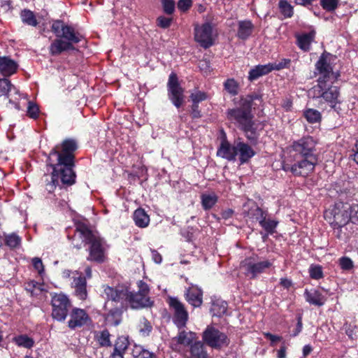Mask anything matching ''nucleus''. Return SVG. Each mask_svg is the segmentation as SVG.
Instances as JSON below:
<instances>
[{"instance_id": "e2e57ef3", "label": "nucleus", "mask_w": 358, "mask_h": 358, "mask_svg": "<svg viewBox=\"0 0 358 358\" xmlns=\"http://www.w3.org/2000/svg\"><path fill=\"white\" fill-rule=\"evenodd\" d=\"M297 323L296 325V328L293 331L292 336L295 337L298 336L302 331L303 329V322H302V315L299 314L296 316Z\"/></svg>"}, {"instance_id": "a878e982", "label": "nucleus", "mask_w": 358, "mask_h": 358, "mask_svg": "<svg viewBox=\"0 0 358 358\" xmlns=\"http://www.w3.org/2000/svg\"><path fill=\"white\" fill-rule=\"evenodd\" d=\"M295 162L294 164H291L286 161H283L282 162V169L285 172H291L294 176L298 177H306L311 173L306 168L301 166L299 161Z\"/></svg>"}, {"instance_id": "603ef678", "label": "nucleus", "mask_w": 358, "mask_h": 358, "mask_svg": "<svg viewBox=\"0 0 358 358\" xmlns=\"http://www.w3.org/2000/svg\"><path fill=\"white\" fill-rule=\"evenodd\" d=\"M13 85L8 78H0V96H8Z\"/></svg>"}, {"instance_id": "2eb2a0df", "label": "nucleus", "mask_w": 358, "mask_h": 358, "mask_svg": "<svg viewBox=\"0 0 358 358\" xmlns=\"http://www.w3.org/2000/svg\"><path fill=\"white\" fill-rule=\"evenodd\" d=\"M70 319L68 327L72 330L81 328L92 322V319L85 310L74 307L69 313Z\"/></svg>"}, {"instance_id": "bb28decb", "label": "nucleus", "mask_w": 358, "mask_h": 358, "mask_svg": "<svg viewBox=\"0 0 358 358\" xmlns=\"http://www.w3.org/2000/svg\"><path fill=\"white\" fill-rule=\"evenodd\" d=\"M254 29L255 27L251 20H240L238 22L236 36L238 38L245 41L252 35Z\"/></svg>"}, {"instance_id": "ea45409f", "label": "nucleus", "mask_w": 358, "mask_h": 358, "mask_svg": "<svg viewBox=\"0 0 358 358\" xmlns=\"http://www.w3.org/2000/svg\"><path fill=\"white\" fill-rule=\"evenodd\" d=\"M20 18L22 22L27 25L36 27L38 24L35 14L29 9H24L21 11Z\"/></svg>"}, {"instance_id": "1a4fd4ad", "label": "nucleus", "mask_w": 358, "mask_h": 358, "mask_svg": "<svg viewBox=\"0 0 358 358\" xmlns=\"http://www.w3.org/2000/svg\"><path fill=\"white\" fill-rule=\"evenodd\" d=\"M167 96L171 103L179 109L185 103V89L180 83L176 73L171 72L166 83Z\"/></svg>"}, {"instance_id": "c03bdc74", "label": "nucleus", "mask_w": 358, "mask_h": 358, "mask_svg": "<svg viewBox=\"0 0 358 358\" xmlns=\"http://www.w3.org/2000/svg\"><path fill=\"white\" fill-rule=\"evenodd\" d=\"M224 90L232 96L239 92V84L234 78H227L223 83Z\"/></svg>"}, {"instance_id": "7ed1b4c3", "label": "nucleus", "mask_w": 358, "mask_h": 358, "mask_svg": "<svg viewBox=\"0 0 358 358\" xmlns=\"http://www.w3.org/2000/svg\"><path fill=\"white\" fill-rule=\"evenodd\" d=\"M138 290L136 292L130 291L128 286L117 285L115 287L103 285V294L107 301H111L116 303L129 306L132 309H141L150 308L153 306L154 301L148 296L150 288L148 284L143 280L138 282Z\"/></svg>"}, {"instance_id": "58836bf2", "label": "nucleus", "mask_w": 358, "mask_h": 358, "mask_svg": "<svg viewBox=\"0 0 358 358\" xmlns=\"http://www.w3.org/2000/svg\"><path fill=\"white\" fill-rule=\"evenodd\" d=\"M132 358H157L154 352H150L143 346L134 345L131 350Z\"/></svg>"}, {"instance_id": "bf43d9fd", "label": "nucleus", "mask_w": 358, "mask_h": 358, "mask_svg": "<svg viewBox=\"0 0 358 358\" xmlns=\"http://www.w3.org/2000/svg\"><path fill=\"white\" fill-rule=\"evenodd\" d=\"M190 108V115L193 120L199 119L202 117V113L199 108V104L192 103Z\"/></svg>"}, {"instance_id": "b1692460", "label": "nucleus", "mask_w": 358, "mask_h": 358, "mask_svg": "<svg viewBox=\"0 0 358 358\" xmlns=\"http://www.w3.org/2000/svg\"><path fill=\"white\" fill-rule=\"evenodd\" d=\"M196 334L189 331H187L184 329L179 331L178 335L171 339L172 346L180 345L184 346L191 345L193 341L196 340Z\"/></svg>"}, {"instance_id": "412c9836", "label": "nucleus", "mask_w": 358, "mask_h": 358, "mask_svg": "<svg viewBox=\"0 0 358 358\" xmlns=\"http://www.w3.org/2000/svg\"><path fill=\"white\" fill-rule=\"evenodd\" d=\"M243 206L244 208H248L247 210L245 209L243 211L244 217L252 221L258 222V223H259L264 215H268V211L263 210L255 201L251 202V203L250 202L246 203Z\"/></svg>"}, {"instance_id": "20e7f679", "label": "nucleus", "mask_w": 358, "mask_h": 358, "mask_svg": "<svg viewBox=\"0 0 358 358\" xmlns=\"http://www.w3.org/2000/svg\"><path fill=\"white\" fill-rule=\"evenodd\" d=\"M50 30L55 34V38L50 43L48 52L53 57L69 50L78 51L75 45L84 39L83 34L62 20H53Z\"/></svg>"}, {"instance_id": "f8f14e48", "label": "nucleus", "mask_w": 358, "mask_h": 358, "mask_svg": "<svg viewBox=\"0 0 358 358\" xmlns=\"http://www.w3.org/2000/svg\"><path fill=\"white\" fill-rule=\"evenodd\" d=\"M52 317L58 322H64L71 308V302L62 292L51 293Z\"/></svg>"}, {"instance_id": "6e6552de", "label": "nucleus", "mask_w": 358, "mask_h": 358, "mask_svg": "<svg viewBox=\"0 0 358 358\" xmlns=\"http://www.w3.org/2000/svg\"><path fill=\"white\" fill-rule=\"evenodd\" d=\"M349 203L336 201L324 213V217L331 227H345L350 222Z\"/></svg>"}, {"instance_id": "cd10ccee", "label": "nucleus", "mask_w": 358, "mask_h": 358, "mask_svg": "<svg viewBox=\"0 0 358 358\" xmlns=\"http://www.w3.org/2000/svg\"><path fill=\"white\" fill-rule=\"evenodd\" d=\"M304 297L308 303L319 307L322 306L326 301V299L322 294L317 289L309 291L306 289L304 292Z\"/></svg>"}, {"instance_id": "f704fd0d", "label": "nucleus", "mask_w": 358, "mask_h": 358, "mask_svg": "<svg viewBox=\"0 0 358 358\" xmlns=\"http://www.w3.org/2000/svg\"><path fill=\"white\" fill-rule=\"evenodd\" d=\"M218 196L215 192L203 193L201 195V203L205 211L210 210L218 201Z\"/></svg>"}, {"instance_id": "dca6fc26", "label": "nucleus", "mask_w": 358, "mask_h": 358, "mask_svg": "<svg viewBox=\"0 0 358 358\" xmlns=\"http://www.w3.org/2000/svg\"><path fill=\"white\" fill-rule=\"evenodd\" d=\"M212 34L213 27L208 22H206L201 27L197 26L194 28V39L202 48L205 49H207L213 45Z\"/></svg>"}, {"instance_id": "5fc2aeb1", "label": "nucleus", "mask_w": 358, "mask_h": 358, "mask_svg": "<svg viewBox=\"0 0 358 358\" xmlns=\"http://www.w3.org/2000/svg\"><path fill=\"white\" fill-rule=\"evenodd\" d=\"M172 22V17H167L164 15H160L156 19L157 26L164 29L169 28Z\"/></svg>"}, {"instance_id": "0eeeda50", "label": "nucleus", "mask_w": 358, "mask_h": 358, "mask_svg": "<svg viewBox=\"0 0 358 358\" xmlns=\"http://www.w3.org/2000/svg\"><path fill=\"white\" fill-rule=\"evenodd\" d=\"M338 80H324L317 82L315 87L317 92V97L321 98L324 102L327 103L331 109H333L338 115L341 114L342 110L339 100L340 87L334 85Z\"/></svg>"}, {"instance_id": "2f4dec72", "label": "nucleus", "mask_w": 358, "mask_h": 358, "mask_svg": "<svg viewBox=\"0 0 358 358\" xmlns=\"http://www.w3.org/2000/svg\"><path fill=\"white\" fill-rule=\"evenodd\" d=\"M315 33L310 31L297 36V45L304 52H308L310 50V45L314 41Z\"/></svg>"}, {"instance_id": "4468645a", "label": "nucleus", "mask_w": 358, "mask_h": 358, "mask_svg": "<svg viewBox=\"0 0 358 358\" xmlns=\"http://www.w3.org/2000/svg\"><path fill=\"white\" fill-rule=\"evenodd\" d=\"M167 302L173 313V324L178 329L184 328L189 320V313L185 305L176 297L170 296Z\"/></svg>"}, {"instance_id": "a18cd8bd", "label": "nucleus", "mask_w": 358, "mask_h": 358, "mask_svg": "<svg viewBox=\"0 0 358 358\" xmlns=\"http://www.w3.org/2000/svg\"><path fill=\"white\" fill-rule=\"evenodd\" d=\"M280 13L285 17H292L294 15V8L287 0H280L278 3Z\"/></svg>"}, {"instance_id": "49530a36", "label": "nucleus", "mask_w": 358, "mask_h": 358, "mask_svg": "<svg viewBox=\"0 0 358 358\" xmlns=\"http://www.w3.org/2000/svg\"><path fill=\"white\" fill-rule=\"evenodd\" d=\"M320 3L326 12L334 13L339 6V0H320Z\"/></svg>"}, {"instance_id": "c9c22d12", "label": "nucleus", "mask_w": 358, "mask_h": 358, "mask_svg": "<svg viewBox=\"0 0 358 358\" xmlns=\"http://www.w3.org/2000/svg\"><path fill=\"white\" fill-rule=\"evenodd\" d=\"M259 224L265 232L273 234L276 231L279 222L276 220L268 217V215H264Z\"/></svg>"}, {"instance_id": "f03ea898", "label": "nucleus", "mask_w": 358, "mask_h": 358, "mask_svg": "<svg viewBox=\"0 0 358 358\" xmlns=\"http://www.w3.org/2000/svg\"><path fill=\"white\" fill-rule=\"evenodd\" d=\"M262 99L257 93L248 94L240 96L238 105L227 109V119L236 128L241 131L247 140L252 145H256L260 136L257 124L252 113L253 102Z\"/></svg>"}, {"instance_id": "ddd939ff", "label": "nucleus", "mask_w": 358, "mask_h": 358, "mask_svg": "<svg viewBox=\"0 0 358 358\" xmlns=\"http://www.w3.org/2000/svg\"><path fill=\"white\" fill-rule=\"evenodd\" d=\"M202 339L206 345L215 350H220L230 344L228 336L212 325H208L203 331Z\"/></svg>"}, {"instance_id": "e433bc0d", "label": "nucleus", "mask_w": 358, "mask_h": 358, "mask_svg": "<svg viewBox=\"0 0 358 358\" xmlns=\"http://www.w3.org/2000/svg\"><path fill=\"white\" fill-rule=\"evenodd\" d=\"M303 116L306 120V121L310 124H320L322 121V114L321 113L314 108H307L303 110Z\"/></svg>"}, {"instance_id": "423d86ee", "label": "nucleus", "mask_w": 358, "mask_h": 358, "mask_svg": "<svg viewBox=\"0 0 358 358\" xmlns=\"http://www.w3.org/2000/svg\"><path fill=\"white\" fill-rule=\"evenodd\" d=\"M316 145L317 141L311 136L294 141L292 145V149L294 152V160L299 161L300 166L306 168L311 173L318 163Z\"/></svg>"}, {"instance_id": "a19ab883", "label": "nucleus", "mask_w": 358, "mask_h": 358, "mask_svg": "<svg viewBox=\"0 0 358 358\" xmlns=\"http://www.w3.org/2000/svg\"><path fill=\"white\" fill-rule=\"evenodd\" d=\"M13 342L19 347L31 349L34 347V340L27 334H20L13 338Z\"/></svg>"}, {"instance_id": "7c9ffc66", "label": "nucleus", "mask_w": 358, "mask_h": 358, "mask_svg": "<svg viewBox=\"0 0 358 358\" xmlns=\"http://www.w3.org/2000/svg\"><path fill=\"white\" fill-rule=\"evenodd\" d=\"M228 303L220 299L212 301L210 311L213 317H221L227 313Z\"/></svg>"}, {"instance_id": "9b49d317", "label": "nucleus", "mask_w": 358, "mask_h": 358, "mask_svg": "<svg viewBox=\"0 0 358 358\" xmlns=\"http://www.w3.org/2000/svg\"><path fill=\"white\" fill-rule=\"evenodd\" d=\"M335 57L331 53L324 51L319 59L315 63V70L319 77L317 82L324 80H338L340 77L339 71H334V67L331 64V58Z\"/></svg>"}, {"instance_id": "4c0bfd02", "label": "nucleus", "mask_w": 358, "mask_h": 358, "mask_svg": "<svg viewBox=\"0 0 358 358\" xmlns=\"http://www.w3.org/2000/svg\"><path fill=\"white\" fill-rule=\"evenodd\" d=\"M94 340L99 343L100 347L108 348L112 345L110 334L106 329L96 332L94 335Z\"/></svg>"}, {"instance_id": "4be33fe9", "label": "nucleus", "mask_w": 358, "mask_h": 358, "mask_svg": "<svg viewBox=\"0 0 358 358\" xmlns=\"http://www.w3.org/2000/svg\"><path fill=\"white\" fill-rule=\"evenodd\" d=\"M236 151L238 155V159L241 164H244L250 160L256 155V152L247 143L240 141L236 145Z\"/></svg>"}, {"instance_id": "de8ad7c7", "label": "nucleus", "mask_w": 358, "mask_h": 358, "mask_svg": "<svg viewBox=\"0 0 358 358\" xmlns=\"http://www.w3.org/2000/svg\"><path fill=\"white\" fill-rule=\"evenodd\" d=\"M309 275L314 280L322 278L324 277L322 267L318 264H311L309 268Z\"/></svg>"}, {"instance_id": "39448f33", "label": "nucleus", "mask_w": 358, "mask_h": 358, "mask_svg": "<svg viewBox=\"0 0 358 358\" xmlns=\"http://www.w3.org/2000/svg\"><path fill=\"white\" fill-rule=\"evenodd\" d=\"M76 232L79 234L80 238L85 245H89L88 261L98 264L103 263L106 259V240L100 236L96 231L91 229L87 221L78 220L75 222Z\"/></svg>"}, {"instance_id": "393cba45", "label": "nucleus", "mask_w": 358, "mask_h": 358, "mask_svg": "<svg viewBox=\"0 0 358 358\" xmlns=\"http://www.w3.org/2000/svg\"><path fill=\"white\" fill-rule=\"evenodd\" d=\"M186 301L194 308L200 307L203 303V291L198 287H192L185 294Z\"/></svg>"}, {"instance_id": "338daca9", "label": "nucleus", "mask_w": 358, "mask_h": 358, "mask_svg": "<svg viewBox=\"0 0 358 358\" xmlns=\"http://www.w3.org/2000/svg\"><path fill=\"white\" fill-rule=\"evenodd\" d=\"M234 214V210L231 208H227L226 210H223L221 212V217L224 220H228L231 218Z\"/></svg>"}, {"instance_id": "5701e85b", "label": "nucleus", "mask_w": 358, "mask_h": 358, "mask_svg": "<svg viewBox=\"0 0 358 358\" xmlns=\"http://www.w3.org/2000/svg\"><path fill=\"white\" fill-rule=\"evenodd\" d=\"M18 69L17 63L9 57H0V74L8 78L15 74Z\"/></svg>"}, {"instance_id": "864d4df0", "label": "nucleus", "mask_w": 358, "mask_h": 358, "mask_svg": "<svg viewBox=\"0 0 358 358\" xmlns=\"http://www.w3.org/2000/svg\"><path fill=\"white\" fill-rule=\"evenodd\" d=\"M40 110L37 104L32 101L28 102L27 113L30 118L36 120L39 117Z\"/></svg>"}, {"instance_id": "774afa93", "label": "nucleus", "mask_w": 358, "mask_h": 358, "mask_svg": "<svg viewBox=\"0 0 358 358\" xmlns=\"http://www.w3.org/2000/svg\"><path fill=\"white\" fill-rule=\"evenodd\" d=\"M286 351L287 347L285 345V341L282 343L280 348L277 351V357L278 358H286Z\"/></svg>"}, {"instance_id": "3c124183", "label": "nucleus", "mask_w": 358, "mask_h": 358, "mask_svg": "<svg viewBox=\"0 0 358 358\" xmlns=\"http://www.w3.org/2000/svg\"><path fill=\"white\" fill-rule=\"evenodd\" d=\"M163 12L171 15L173 14L176 10V3L174 0H161Z\"/></svg>"}, {"instance_id": "8fccbe9b", "label": "nucleus", "mask_w": 358, "mask_h": 358, "mask_svg": "<svg viewBox=\"0 0 358 358\" xmlns=\"http://www.w3.org/2000/svg\"><path fill=\"white\" fill-rule=\"evenodd\" d=\"M349 218L350 222L354 224L358 225V203H349Z\"/></svg>"}, {"instance_id": "72a5a7b5", "label": "nucleus", "mask_w": 358, "mask_h": 358, "mask_svg": "<svg viewBox=\"0 0 358 358\" xmlns=\"http://www.w3.org/2000/svg\"><path fill=\"white\" fill-rule=\"evenodd\" d=\"M204 342L196 341L191 345L190 354L192 358H208Z\"/></svg>"}, {"instance_id": "6ab92c4d", "label": "nucleus", "mask_w": 358, "mask_h": 358, "mask_svg": "<svg viewBox=\"0 0 358 358\" xmlns=\"http://www.w3.org/2000/svg\"><path fill=\"white\" fill-rule=\"evenodd\" d=\"M222 134L223 137L217 150V155L230 162L235 161L237 156L236 145L231 146L227 141L224 131H222Z\"/></svg>"}, {"instance_id": "4d7b16f0", "label": "nucleus", "mask_w": 358, "mask_h": 358, "mask_svg": "<svg viewBox=\"0 0 358 358\" xmlns=\"http://www.w3.org/2000/svg\"><path fill=\"white\" fill-rule=\"evenodd\" d=\"M192 0H178L177 7L182 13L187 12L192 6Z\"/></svg>"}, {"instance_id": "0e129e2a", "label": "nucleus", "mask_w": 358, "mask_h": 358, "mask_svg": "<svg viewBox=\"0 0 358 358\" xmlns=\"http://www.w3.org/2000/svg\"><path fill=\"white\" fill-rule=\"evenodd\" d=\"M38 283L35 280H31L25 284V290L30 293L31 296H34V290L38 286Z\"/></svg>"}, {"instance_id": "052dcab7", "label": "nucleus", "mask_w": 358, "mask_h": 358, "mask_svg": "<svg viewBox=\"0 0 358 358\" xmlns=\"http://www.w3.org/2000/svg\"><path fill=\"white\" fill-rule=\"evenodd\" d=\"M32 265L34 269H36L39 275H42L44 273V266L42 260L39 257H34L32 259Z\"/></svg>"}, {"instance_id": "f3484780", "label": "nucleus", "mask_w": 358, "mask_h": 358, "mask_svg": "<svg viewBox=\"0 0 358 358\" xmlns=\"http://www.w3.org/2000/svg\"><path fill=\"white\" fill-rule=\"evenodd\" d=\"M334 189L338 194L337 201H342L344 203L352 201L357 192L355 185L350 181H344L341 185L337 183Z\"/></svg>"}, {"instance_id": "6e6d98bb", "label": "nucleus", "mask_w": 358, "mask_h": 358, "mask_svg": "<svg viewBox=\"0 0 358 358\" xmlns=\"http://www.w3.org/2000/svg\"><path fill=\"white\" fill-rule=\"evenodd\" d=\"M339 266L343 271H350L354 267L352 260L348 257H342L338 259Z\"/></svg>"}, {"instance_id": "09e8293b", "label": "nucleus", "mask_w": 358, "mask_h": 358, "mask_svg": "<svg viewBox=\"0 0 358 358\" xmlns=\"http://www.w3.org/2000/svg\"><path fill=\"white\" fill-rule=\"evenodd\" d=\"M189 98L192 101V103L199 104L200 102L210 99V96L207 92L199 90L192 93L189 96Z\"/></svg>"}, {"instance_id": "37998d69", "label": "nucleus", "mask_w": 358, "mask_h": 358, "mask_svg": "<svg viewBox=\"0 0 358 358\" xmlns=\"http://www.w3.org/2000/svg\"><path fill=\"white\" fill-rule=\"evenodd\" d=\"M138 329L141 336L148 337L150 335L152 331V325L147 318L143 317L139 320Z\"/></svg>"}, {"instance_id": "c85d7f7f", "label": "nucleus", "mask_w": 358, "mask_h": 358, "mask_svg": "<svg viewBox=\"0 0 358 358\" xmlns=\"http://www.w3.org/2000/svg\"><path fill=\"white\" fill-rule=\"evenodd\" d=\"M132 217L135 224L139 228H145L150 224V216L141 207L134 210Z\"/></svg>"}, {"instance_id": "79ce46f5", "label": "nucleus", "mask_w": 358, "mask_h": 358, "mask_svg": "<svg viewBox=\"0 0 358 358\" xmlns=\"http://www.w3.org/2000/svg\"><path fill=\"white\" fill-rule=\"evenodd\" d=\"M129 345V341L127 337L122 336H118L114 345L113 352L124 355Z\"/></svg>"}, {"instance_id": "aec40b11", "label": "nucleus", "mask_w": 358, "mask_h": 358, "mask_svg": "<svg viewBox=\"0 0 358 358\" xmlns=\"http://www.w3.org/2000/svg\"><path fill=\"white\" fill-rule=\"evenodd\" d=\"M127 310V306L120 303L119 306L112 308L104 315L106 324L113 327L118 326L122 322L124 311Z\"/></svg>"}, {"instance_id": "13d9d810", "label": "nucleus", "mask_w": 358, "mask_h": 358, "mask_svg": "<svg viewBox=\"0 0 358 358\" xmlns=\"http://www.w3.org/2000/svg\"><path fill=\"white\" fill-rule=\"evenodd\" d=\"M289 59H283L281 62L278 63H269L270 68H272V71L273 70H281L284 68H287L289 66L290 64Z\"/></svg>"}, {"instance_id": "f257e3e1", "label": "nucleus", "mask_w": 358, "mask_h": 358, "mask_svg": "<svg viewBox=\"0 0 358 358\" xmlns=\"http://www.w3.org/2000/svg\"><path fill=\"white\" fill-rule=\"evenodd\" d=\"M78 148V141L69 138L50 150L47 162L52 171L45 179V189L48 193H53L57 187L62 189L76 184L77 175L74 169Z\"/></svg>"}, {"instance_id": "473e14b6", "label": "nucleus", "mask_w": 358, "mask_h": 358, "mask_svg": "<svg viewBox=\"0 0 358 358\" xmlns=\"http://www.w3.org/2000/svg\"><path fill=\"white\" fill-rule=\"evenodd\" d=\"M3 242L4 245L10 250H14L20 247L22 244V238L15 232H12L10 234L3 233Z\"/></svg>"}, {"instance_id": "9d476101", "label": "nucleus", "mask_w": 358, "mask_h": 358, "mask_svg": "<svg viewBox=\"0 0 358 358\" xmlns=\"http://www.w3.org/2000/svg\"><path fill=\"white\" fill-rule=\"evenodd\" d=\"M258 259L259 257L256 255L245 258L240 263V267L243 270L245 275L250 279H256L273 265V263L268 259L258 261Z\"/></svg>"}, {"instance_id": "a211bd4d", "label": "nucleus", "mask_w": 358, "mask_h": 358, "mask_svg": "<svg viewBox=\"0 0 358 358\" xmlns=\"http://www.w3.org/2000/svg\"><path fill=\"white\" fill-rule=\"evenodd\" d=\"M71 287L73 289L74 295L80 300L85 301L88 296L87 283L86 277L82 273L78 276H73L71 282Z\"/></svg>"}, {"instance_id": "680f3d73", "label": "nucleus", "mask_w": 358, "mask_h": 358, "mask_svg": "<svg viewBox=\"0 0 358 358\" xmlns=\"http://www.w3.org/2000/svg\"><path fill=\"white\" fill-rule=\"evenodd\" d=\"M264 336L266 339L270 341L271 346H275L277 342L282 340V336L272 334L270 332H264Z\"/></svg>"}, {"instance_id": "c756f323", "label": "nucleus", "mask_w": 358, "mask_h": 358, "mask_svg": "<svg viewBox=\"0 0 358 358\" xmlns=\"http://www.w3.org/2000/svg\"><path fill=\"white\" fill-rule=\"evenodd\" d=\"M271 71L272 68H270L269 63L264 65L259 64L249 71L248 79L252 82L263 76L268 74Z\"/></svg>"}, {"instance_id": "69168bd1", "label": "nucleus", "mask_w": 358, "mask_h": 358, "mask_svg": "<svg viewBox=\"0 0 358 358\" xmlns=\"http://www.w3.org/2000/svg\"><path fill=\"white\" fill-rule=\"evenodd\" d=\"M334 229L335 237L338 240H344L347 238L346 234L343 233V227H331Z\"/></svg>"}]
</instances>
